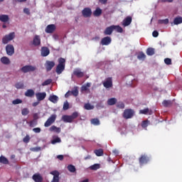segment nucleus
I'll list each match as a JSON object with an SVG mask.
<instances>
[{"instance_id": "nucleus-15", "label": "nucleus", "mask_w": 182, "mask_h": 182, "mask_svg": "<svg viewBox=\"0 0 182 182\" xmlns=\"http://www.w3.org/2000/svg\"><path fill=\"white\" fill-rule=\"evenodd\" d=\"M36 97L38 102H42L46 97V92H37Z\"/></svg>"}, {"instance_id": "nucleus-45", "label": "nucleus", "mask_w": 182, "mask_h": 182, "mask_svg": "<svg viewBox=\"0 0 182 182\" xmlns=\"http://www.w3.org/2000/svg\"><path fill=\"white\" fill-rule=\"evenodd\" d=\"M52 83V79H48L42 83V86H48Z\"/></svg>"}, {"instance_id": "nucleus-7", "label": "nucleus", "mask_w": 182, "mask_h": 182, "mask_svg": "<svg viewBox=\"0 0 182 182\" xmlns=\"http://www.w3.org/2000/svg\"><path fill=\"white\" fill-rule=\"evenodd\" d=\"M21 70L23 73H28V72H35V70H36V67L32 65H26L21 68Z\"/></svg>"}, {"instance_id": "nucleus-13", "label": "nucleus", "mask_w": 182, "mask_h": 182, "mask_svg": "<svg viewBox=\"0 0 182 182\" xmlns=\"http://www.w3.org/2000/svg\"><path fill=\"white\" fill-rule=\"evenodd\" d=\"M84 18H90L92 16V9L90 8H85L82 11Z\"/></svg>"}, {"instance_id": "nucleus-21", "label": "nucleus", "mask_w": 182, "mask_h": 182, "mask_svg": "<svg viewBox=\"0 0 182 182\" xmlns=\"http://www.w3.org/2000/svg\"><path fill=\"white\" fill-rule=\"evenodd\" d=\"M33 45L34 46H39L41 45V37L39 36H35L33 40Z\"/></svg>"}, {"instance_id": "nucleus-59", "label": "nucleus", "mask_w": 182, "mask_h": 182, "mask_svg": "<svg viewBox=\"0 0 182 182\" xmlns=\"http://www.w3.org/2000/svg\"><path fill=\"white\" fill-rule=\"evenodd\" d=\"M99 2L102 4V5H106L107 4V0H99Z\"/></svg>"}, {"instance_id": "nucleus-29", "label": "nucleus", "mask_w": 182, "mask_h": 182, "mask_svg": "<svg viewBox=\"0 0 182 182\" xmlns=\"http://www.w3.org/2000/svg\"><path fill=\"white\" fill-rule=\"evenodd\" d=\"M140 114H151V111L149 108H145L139 111Z\"/></svg>"}, {"instance_id": "nucleus-3", "label": "nucleus", "mask_w": 182, "mask_h": 182, "mask_svg": "<svg viewBox=\"0 0 182 182\" xmlns=\"http://www.w3.org/2000/svg\"><path fill=\"white\" fill-rule=\"evenodd\" d=\"M13 39H15V32L10 33L9 34L4 36L2 38V43H4V45H6L7 43H9L11 41H13Z\"/></svg>"}, {"instance_id": "nucleus-22", "label": "nucleus", "mask_w": 182, "mask_h": 182, "mask_svg": "<svg viewBox=\"0 0 182 182\" xmlns=\"http://www.w3.org/2000/svg\"><path fill=\"white\" fill-rule=\"evenodd\" d=\"M49 132H54V133L59 134L60 133L61 129L60 127H57L56 126L53 125L49 128Z\"/></svg>"}, {"instance_id": "nucleus-26", "label": "nucleus", "mask_w": 182, "mask_h": 182, "mask_svg": "<svg viewBox=\"0 0 182 182\" xmlns=\"http://www.w3.org/2000/svg\"><path fill=\"white\" fill-rule=\"evenodd\" d=\"M1 62L3 65H9V63H11V60L8 57H2L1 58Z\"/></svg>"}, {"instance_id": "nucleus-4", "label": "nucleus", "mask_w": 182, "mask_h": 182, "mask_svg": "<svg viewBox=\"0 0 182 182\" xmlns=\"http://www.w3.org/2000/svg\"><path fill=\"white\" fill-rule=\"evenodd\" d=\"M134 116V111L132 109H127L124 111L123 117L124 119H132Z\"/></svg>"}, {"instance_id": "nucleus-19", "label": "nucleus", "mask_w": 182, "mask_h": 182, "mask_svg": "<svg viewBox=\"0 0 182 182\" xmlns=\"http://www.w3.org/2000/svg\"><path fill=\"white\" fill-rule=\"evenodd\" d=\"M49 53H50V50H49V48L48 47L41 48V56L46 58V56H48Z\"/></svg>"}, {"instance_id": "nucleus-42", "label": "nucleus", "mask_w": 182, "mask_h": 182, "mask_svg": "<svg viewBox=\"0 0 182 182\" xmlns=\"http://www.w3.org/2000/svg\"><path fill=\"white\" fill-rule=\"evenodd\" d=\"M90 170H98V168H100V165L99 164H95L94 165H92L90 166Z\"/></svg>"}, {"instance_id": "nucleus-20", "label": "nucleus", "mask_w": 182, "mask_h": 182, "mask_svg": "<svg viewBox=\"0 0 182 182\" xmlns=\"http://www.w3.org/2000/svg\"><path fill=\"white\" fill-rule=\"evenodd\" d=\"M113 28H114L113 25L110 26L109 27H107L105 28V30L104 31V35H105V36H110V35H112L113 33V31H114Z\"/></svg>"}, {"instance_id": "nucleus-34", "label": "nucleus", "mask_w": 182, "mask_h": 182, "mask_svg": "<svg viewBox=\"0 0 182 182\" xmlns=\"http://www.w3.org/2000/svg\"><path fill=\"white\" fill-rule=\"evenodd\" d=\"M91 124H94V126H99L100 124V121L97 118H93L91 119Z\"/></svg>"}, {"instance_id": "nucleus-49", "label": "nucleus", "mask_w": 182, "mask_h": 182, "mask_svg": "<svg viewBox=\"0 0 182 182\" xmlns=\"http://www.w3.org/2000/svg\"><path fill=\"white\" fill-rule=\"evenodd\" d=\"M60 141H61L60 138L57 137V138L54 139L51 141V143H52V144H56V143H60Z\"/></svg>"}, {"instance_id": "nucleus-32", "label": "nucleus", "mask_w": 182, "mask_h": 182, "mask_svg": "<svg viewBox=\"0 0 182 182\" xmlns=\"http://www.w3.org/2000/svg\"><path fill=\"white\" fill-rule=\"evenodd\" d=\"M94 16H100L102 15V10L100 8L97 7L93 12Z\"/></svg>"}, {"instance_id": "nucleus-50", "label": "nucleus", "mask_w": 182, "mask_h": 182, "mask_svg": "<svg viewBox=\"0 0 182 182\" xmlns=\"http://www.w3.org/2000/svg\"><path fill=\"white\" fill-rule=\"evenodd\" d=\"M29 140H31V138L29 137V135H26V136L23 139V143H29Z\"/></svg>"}, {"instance_id": "nucleus-24", "label": "nucleus", "mask_w": 182, "mask_h": 182, "mask_svg": "<svg viewBox=\"0 0 182 182\" xmlns=\"http://www.w3.org/2000/svg\"><path fill=\"white\" fill-rule=\"evenodd\" d=\"M48 100L52 103H58V100H59V97L56 95H51L49 97Z\"/></svg>"}, {"instance_id": "nucleus-44", "label": "nucleus", "mask_w": 182, "mask_h": 182, "mask_svg": "<svg viewBox=\"0 0 182 182\" xmlns=\"http://www.w3.org/2000/svg\"><path fill=\"white\" fill-rule=\"evenodd\" d=\"M21 114L23 116H28V114H29V109L28 108H23L21 110Z\"/></svg>"}, {"instance_id": "nucleus-52", "label": "nucleus", "mask_w": 182, "mask_h": 182, "mask_svg": "<svg viewBox=\"0 0 182 182\" xmlns=\"http://www.w3.org/2000/svg\"><path fill=\"white\" fill-rule=\"evenodd\" d=\"M164 62L166 65H171V58H165Z\"/></svg>"}, {"instance_id": "nucleus-33", "label": "nucleus", "mask_w": 182, "mask_h": 182, "mask_svg": "<svg viewBox=\"0 0 182 182\" xmlns=\"http://www.w3.org/2000/svg\"><path fill=\"white\" fill-rule=\"evenodd\" d=\"M155 52H154V48H149L146 50V55H148V56H153V55H154Z\"/></svg>"}, {"instance_id": "nucleus-58", "label": "nucleus", "mask_w": 182, "mask_h": 182, "mask_svg": "<svg viewBox=\"0 0 182 182\" xmlns=\"http://www.w3.org/2000/svg\"><path fill=\"white\" fill-rule=\"evenodd\" d=\"M81 90L82 92H86V90H87V86L86 85H82V87H81Z\"/></svg>"}, {"instance_id": "nucleus-16", "label": "nucleus", "mask_w": 182, "mask_h": 182, "mask_svg": "<svg viewBox=\"0 0 182 182\" xmlns=\"http://www.w3.org/2000/svg\"><path fill=\"white\" fill-rule=\"evenodd\" d=\"M55 29L56 26H55V24H50L46 28V33H53Z\"/></svg>"}, {"instance_id": "nucleus-60", "label": "nucleus", "mask_w": 182, "mask_h": 182, "mask_svg": "<svg viewBox=\"0 0 182 182\" xmlns=\"http://www.w3.org/2000/svg\"><path fill=\"white\" fill-rule=\"evenodd\" d=\"M57 159L58 160H60V161H62V160H63V159H64V156H63V155H58Z\"/></svg>"}, {"instance_id": "nucleus-46", "label": "nucleus", "mask_w": 182, "mask_h": 182, "mask_svg": "<svg viewBox=\"0 0 182 182\" xmlns=\"http://www.w3.org/2000/svg\"><path fill=\"white\" fill-rule=\"evenodd\" d=\"M71 95H73V96H75L76 97V96H78L79 95V90H77V88H75V90L70 91Z\"/></svg>"}, {"instance_id": "nucleus-36", "label": "nucleus", "mask_w": 182, "mask_h": 182, "mask_svg": "<svg viewBox=\"0 0 182 182\" xmlns=\"http://www.w3.org/2000/svg\"><path fill=\"white\" fill-rule=\"evenodd\" d=\"M84 108L85 109V110H93V109H95V107L90 103H86L84 105Z\"/></svg>"}, {"instance_id": "nucleus-56", "label": "nucleus", "mask_w": 182, "mask_h": 182, "mask_svg": "<svg viewBox=\"0 0 182 182\" xmlns=\"http://www.w3.org/2000/svg\"><path fill=\"white\" fill-rule=\"evenodd\" d=\"M41 129L39 127L33 129V132H34V133H41Z\"/></svg>"}, {"instance_id": "nucleus-28", "label": "nucleus", "mask_w": 182, "mask_h": 182, "mask_svg": "<svg viewBox=\"0 0 182 182\" xmlns=\"http://www.w3.org/2000/svg\"><path fill=\"white\" fill-rule=\"evenodd\" d=\"M0 163H1V164H9V161L6 157L1 156H0Z\"/></svg>"}, {"instance_id": "nucleus-27", "label": "nucleus", "mask_w": 182, "mask_h": 182, "mask_svg": "<svg viewBox=\"0 0 182 182\" xmlns=\"http://www.w3.org/2000/svg\"><path fill=\"white\" fill-rule=\"evenodd\" d=\"M174 25H180V23H182V17L181 16H177L173 20Z\"/></svg>"}, {"instance_id": "nucleus-53", "label": "nucleus", "mask_w": 182, "mask_h": 182, "mask_svg": "<svg viewBox=\"0 0 182 182\" xmlns=\"http://www.w3.org/2000/svg\"><path fill=\"white\" fill-rule=\"evenodd\" d=\"M117 107H119V109H124V103L123 102L118 103Z\"/></svg>"}, {"instance_id": "nucleus-9", "label": "nucleus", "mask_w": 182, "mask_h": 182, "mask_svg": "<svg viewBox=\"0 0 182 182\" xmlns=\"http://www.w3.org/2000/svg\"><path fill=\"white\" fill-rule=\"evenodd\" d=\"M104 87L109 89L113 86V80L112 77H107L105 81L102 82Z\"/></svg>"}, {"instance_id": "nucleus-55", "label": "nucleus", "mask_w": 182, "mask_h": 182, "mask_svg": "<svg viewBox=\"0 0 182 182\" xmlns=\"http://www.w3.org/2000/svg\"><path fill=\"white\" fill-rule=\"evenodd\" d=\"M31 151H41V147H34L31 149Z\"/></svg>"}, {"instance_id": "nucleus-54", "label": "nucleus", "mask_w": 182, "mask_h": 182, "mask_svg": "<svg viewBox=\"0 0 182 182\" xmlns=\"http://www.w3.org/2000/svg\"><path fill=\"white\" fill-rule=\"evenodd\" d=\"M23 12H24V14H26V15H31V11H30L29 9H28V8H25L23 9Z\"/></svg>"}, {"instance_id": "nucleus-18", "label": "nucleus", "mask_w": 182, "mask_h": 182, "mask_svg": "<svg viewBox=\"0 0 182 182\" xmlns=\"http://www.w3.org/2000/svg\"><path fill=\"white\" fill-rule=\"evenodd\" d=\"M50 174H52V176H53V180L51 182H58L59 181V171H53L52 172H50Z\"/></svg>"}, {"instance_id": "nucleus-39", "label": "nucleus", "mask_w": 182, "mask_h": 182, "mask_svg": "<svg viewBox=\"0 0 182 182\" xmlns=\"http://www.w3.org/2000/svg\"><path fill=\"white\" fill-rule=\"evenodd\" d=\"M137 58L139 60H144V59H146V54H144V53L143 52H141L138 54L137 55Z\"/></svg>"}, {"instance_id": "nucleus-64", "label": "nucleus", "mask_w": 182, "mask_h": 182, "mask_svg": "<svg viewBox=\"0 0 182 182\" xmlns=\"http://www.w3.org/2000/svg\"><path fill=\"white\" fill-rule=\"evenodd\" d=\"M33 119H34V120H36V119H38V114H33Z\"/></svg>"}, {"instance_id": "nucleus-51", "label": "nucleus", "mask_w": 182, "mask_h": 182, "mask_svg": "<svg viewBox=\"0 0 182 182\" xmlns=\"http://www.w3.org/2000/svg\"><path fill=\"white\" fill-rule=\"evenodd\" d=\"M149 126V121H144L141 124V127L144 128L147 127Z\"/></svg>"}, {"instance_id": "nucleus-8", "label": "nucleus", "mask_w": 182, "mask_h": 182, "mask_svg": "<svg viewBox=\"0 0 182 182\" xmlns=\"http://www.w3.org/2000/svg\"><path fill=\"white\" fill-rule=\"evenodd\" d=\"M140 166H143V164H147L149 161H150V158L147 156V155L144 154L141 155L139 159Z\"/></svg>"}, {"instance_id": "nucleus-40", "label": "nucleus", "mask_w": 182, "mask_h": 182, "mask_svg": "<svg viewBox=\"0 0 182 182\" xmlns=\"http://www.w3.org/2000/svg\"><path fill=\"white\" fill-rule=\"evenodd\" d=\"M162 104H163V106H164V107H170V106H171L172 105L171 100H164Z\"/></svg>"}, {"instance_id": "nucleus-48", "label": "nucleus", "mask_w": 182, "mask_h": 182, "mask_svg": "<svg viewBox=\"0 0 182 182\" xmlns=\"http://www.w3.org/2000/svg\"><path fill=\"white\" fill-rule=\"evenodd\" d=\"M63 109V110L69 109V102L68 101L64 102Z\"/></svg>"}, {"instance_id": "nucleus-10", "label": "nucleus", "mask_w": 182, "mask_h": 182, "mask_svg": "<svg viewBox=\"0 0 182 182\" xmlns=\"http://www.w3.org/2000/svg\"><path fill=\"white\" fill-rule=\"evenodd\" d=\"M6 52L9 56H12L15 53V48L11 44H9L6 46Z\"/></svg>"}, {"instance_id": "nucleus-62", "label": "nucleus", "mask_w": 182, "mask_h": 182, "mask_svg": "<svg viewBox=\"0 0 182 182\" xmlns=\"http://www.w3.org/2000/svg\"><path fill=\"white\" fill-rule=\"evenodd\" d=\"M72 93L70 92V91H68L65 95V97H69V96H71Z\"/></svg>"}, {"instance_id": "nucleus-2", "label": "nucleus", "mask_w": 182, "mask_h": 182, "mask_svg": "<svg viewBox=\"0 0 182 182\" xmlns=\"http://www.w3.org/2000/svg\"><path fill=\"white\" fill-rule=\"evenodd\" d=\"M79 117V113L77 112H73L71 115H63L62 117V120L64 123H72L75 119Z\"/></svg>"}, {"instance_id": "nucleus-12", "label": "nucleus", "mask_w": 182, "mask_h": 182, "mask_svg": "<svg viewBox=\"0 0 182 182\" xmlns=\"http://www.w3.org/2000/svg\"><path fill=\"white\" fill-rule=\"evenodd\" d=\"M73 75L74 76H76V77L80 78L85 76V73L82 72V70L80 68H75L73 70Z\"/></svg>"}, {"instance_id": "nucleus-37", "label": "nucleus", "mask_w": 182, "mask_h": 182, "mask_svg": "<svg viewBox=\"0 0 182 182\" xmlns=\"http://www.w3.org/2000/svg\"><path fill=\"white\" fill-rule=\"evenodd\" d=\"M114 31L116 30L117 32H119V33H123V28H122L120 26H114L112 25Z\"/></svg>"}, {"instance_id": "nucleus-41", "label": "nucleus", "mask_w": 182, "mask_h": 182, "mask_svg": "<svg viewBox=\"0 0 182 182\" xmlns=\"http://www.w3.org/2000/svg\"><path fill=\"white\" fill-rule=\"evenodd\" d=\"M15 87L17 88V89H23L24 87V85H23V82H18L17 83L15 84Z\"/></svg>"}, {"instance_id": "nucleus-25", "label": "nucleus", "mask_w": 182, "mask_h": 182, "mask_svg": "<svg viewBox=\"0 0 182 182\" xmlns=\"http://www.w3.org/2000/svg\"><path fill=\"white\" fill-rule=\"evenodd\" d=\"M0 21L1 22H8V21H9V15H5V14H2L0 15Z\"/></svg>"}, {"instance_id": "nucleus-38", "label": "nucleus", "mask_w": 182, "mask_h": 182, "mask_svg": "<svg viewBox=\"0 0 182 182\" xmlns=\"http://www.w3.org/2000/svg\"><path fill=\"white\" fill-rule=\"evenodd\" d=\"M68 170L70 173H75L76 171V167L75 166L70 164L68 166Z\"/></svg>"}, {"instance_id": "nucleus-11", "label": "nucleus", "mask_w": 182, "mask_h": 182, "mask_svg": "<svg viewBox=\"0 0 182 182\" xmlns=\"http://www.w3.org/2000/svg\"><path fill=\"white\" fill-rule=\"evenodd\" d=\"M100 43L103 46H107L112 43V38L109 36L104 37L102 38Z\"/></svg>"}, {"instance_id": "nucleus-23", "label": "nucleus", "mask_w": 182, "mask_h": 182, "mask_svg": "<svg viewBox=\"0 0 182 182\" xmlns=\"http://www.w3.org/2000/svg\"><path fill=\"white\" fill-rule=\"evenodd\" d=\"M25 96H26V97H33V96H35V91L31 89L27 90L25 92Z\"/></svg>"}, {"instance_id": "nucleus-30", "label": "nucleus", "mask_w": 182, "mask_h": 182, "mask_svg": "<svg viewBox=\"0 0 182 182\" xmlns=\"http://www.w3.org/2000/svg\"><path fill=\"white\" fill-rule=\"evenodd\" d=\"M95 154H96V156H97V157H100L102 156H103V149H95L94 151Z\"/></svg>"}, {"instance_id": "nucleus-47", "label": "nucleus", "mask_w": 182, "mask_h": 182, "mask_svg": "<svg viewBox=\"0 0 182 182\" xmlns=\"http://www.w3.org/2000/svg\"><path fill=\"white\" fill-rule=\"evenodd\" d=\"M12 103H13L14 105H21V103H22V100L17 98V99L13 100V101H12Z\"/></svg>"}, {"instance_id": "nucleus-6", "label": "nucleus", "mask_w": 182, "mask_h": 182, "mask_svg": "<svg viewBox=\"0 0 182 182\" xmlns=\"http://www.w3.org/2000/svg\"><path fill=\"white\" fill-rule=\"evenodd\" d=\"M55 61L46 60V63L44 64L46 70L47 72H50V70L55 68Z\"/></svg>"}, {"instance_id": "nucleus-43", "label": "nucleus", "mask_w": 182, "mask_h": 182, "mask_svg": "<svg viewBox=\"0 0 182 182\" xmlns=\"http://www.w3.org/2000/svg\"><path fill=\"white\" fill-rule=\"evenodd\" d=\"M38 124V121L36 119H33L29 122V126L30 127H35Z\"/></svg>"}, {"instance_id": "nucleus-17", "label": "nucleus", "mask_w": 182, "mask_h": 182, "mask_svg": "<svg viewBox=\"0 0 182 182\" xmlns=\"http://www.w3.org/2000/svg\"><path fill=\"white\" fill-rule=\"evenodd\" d=\"M32 178L35 182L43 181V177L41 176V173H35L33 175Z\"/></svg>"}, {"instance_id": "nucleus-31", "label": "nucleus", "mask_w": 182, "mask_h": 182, "mask_svg": "<svg viewBox=\"0 0 182 182\" xmlns=\"http://www.w3.org/2000/svg\"><path fill=\"white\" fill-rule=\"evenodd\" d=\"M117 102V100H116V98H110L107 100V105H109V106H113V105H116Z\"/></svg>"}, {"instance_id": "nucleus-35", "label": "nucleus", "mask_w": 182, "mask_h": 182, "mask_svg": "<svg viewBox=\"0 0 182 182\" xmlns=\"http://www.w3.org/2000/svg\"><path fill=\"white\" fill-rule=\"evenodd\" d=\"M168 18H166V19H159L158 21V23H159V25H167L168 24Z\"/></svg>"}, {"instance_id": "nucleus-5", "label": "nucleus", "mask_w": 182, "mask_h": 182, "mask_svg": "<svg viewBox=\"0 0 182 182\" xmlns=\"http://www.w3.org/2000/svg\"><path fill=\"white\" fill-rule=\"evenodd\" d=\"M55 120H56V114L50 115V117L45 122L44 127H49L50 126H52V124H53V123H55Z\"/></svg>"}, {"instance_id": "nucleus-57", "label": "nucleus", "mask_w": 182, "mask_h": 182, "mask_svg": "<svg viewBox=\"0 0 182 182\" xmlns=\"http://www.w3.org/2000/svg\"><path fill=\"white\" fill-rule=\"evenodd\" d=\"M152 36H154V38H157V36H159V31H154L152 33Z\"/></svg>"}, {"instance_id": "nucleus-1", "label": "nucleus", "mask_w": 182, "mask_h": 182, "mask_svg": "<svg viewBox=\"0 0 182 182\" xmlns=\"http://www.w3.org/2000/svg\"><path fill=\"white\" fill-rule=\"evenodd\" d=\"M66 63V60L63 58H60L58 59V64L56 67L55 72L57 75H61V73L65 70V66Z\"/></svg>"}, {"instance_id": "nucleus-14", "label": "nucleus", "mask_w": 182, "mask_h": 182, "mask_svg": "<svg viewBox=\"0 0 182 182\" xmlns=\"http://www.w3.org/2000/svg\"><path fill=\"white\" fill-rule=\"evenodd\" d=\"M132 21H133V18H132V16H127L122 21V26H124V27L129 26V25H130V23H132Z\"/></svg>"}, {"instance_id": "nucleus-63", "label": "nucleus", "mask_w": 182, "mask_h": 182, "mask_svg": "<svg viewBox=\"0 0 182 182\" xmlns=\"http://www.w3.org/2000/svg\"><path fill=\"white\" fill-rule=\"evenodd\" d=\"M90 159H92V156L88 155L85 158V160H90Z\"/></svg>"}, {"instance_id": "nucleus-61", "label": "nucleus", "mask_w": 182, "mask_h": 182, "mask_svg": "<svg viewBox=\"0 0 182 182\" xmlns=\"http://www.w3.org/2000/svg\"><path fill=\"white\" fill-rule=\"evenodd\" d=\"M112 153L115 154V156H119V151L117 149L113 150Z\"/></svg>"}]
</instances>
